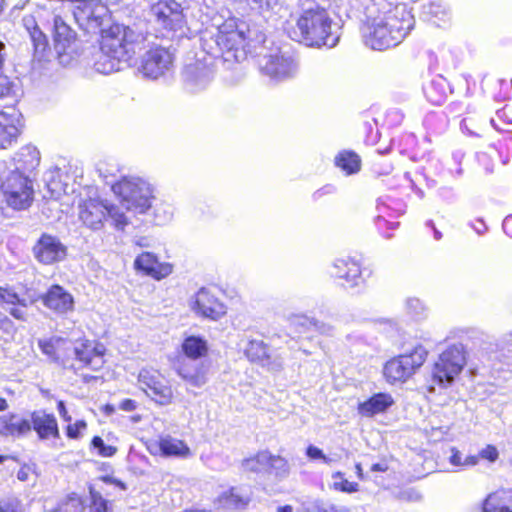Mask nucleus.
<instances>
[{"mask_svg": "<svg viewBox=\"0 0 512 512\" xmlns=\"http://www.w3.org/2000/svg\"><path fill=\"white\" fill-rule=\"evenodd\" d=\"M246 36L234 19L225 21L201 36V47L209 55L203 61L188 64L183 72L186 88L195 93L206 89L214 78V59L239 60L238 52L244 46Z\"/></svg>", "mask_w": 512, "mask_h": 512, "instance_id": "obj_1", "label": "nucleus"}, {"mask_svg": "<svg viewBox=\"0 0 512 512\" xmlns=\"http://www.w3.org/2000/svg\"><path fill=\"white\" fill-rule=\"evenodd\" d=\"M362 38L365 46L385 51L398 46L413 29L415 20L406 5L395 3L389 8H372L365 13Z\"/></svg>", "mask_w": 512, "mask_h": 512, "instance_id": "obj_2", "label": "nucleus"}, {"mask_svg": "<svg viewBox=\"0 0 512 512\" xmlns=\"http://www.w3.org/2000/svg\"><path fill=\"white\" fill-rule=\"evenodd\" d=\"M100 31V54L94 67L101 74L119 71L122 62H128L146 47L144 36L123 24L114 23Z\"/></svg>", "mask_w": 512, "mask_h": 512, "instance_id": "obj_3", "label": "nucleus"}, {"mask_svg": "<svg viewBox=\"0 0 512 512\" xmlns=\"http://www.w3.org/2000/svg\"><path fill=\"white\" fill-rule=\"evenodd\" d=\"M333 20L326 9L315 5L304 9L289 31L291 39L309 47H335L339 35L332 30Z\"/></svg>", "mask_w": 512, "mask_h": 512, "instance_id": "obj_4", "label": "nucleus"}, {"mask_svg": "<svg viewBox=\"0 0 512 512\" xmlns=\"http://www.w3.org/2000/svg\"><path fill=\"white\" fill-rule=\"evenodd\" d=\"M112 190L120 198L121 206L128 211L144 214L152 206L154 187L141 177H123L112 186Z\"/></svg>", "mask_w": 512, "mask_h": 512, "instance_id": "obj_5", "label": "nucleus"}, {"mask_svg": "<svg viewBox=\"0 0 512 512\" xmlns=\"http://www.w3.org/2000/svg\"><path fill=\"white\" fill-rule=\"evenodd\" d=\"M5 161H0V191L3 201L14 210L29 208L34 200L33 182L28 175L6 173Z\"/></svg>", "mask_w": 512, "mask_h": 512, "instance_id": "obj_6", "label": "nucleus"}, {"mask_svg": "<svg viewBox=\"0 0 512 512\" xmlns=\"http://www.w3.org/2000/svg\"><path fill=\"white\" fill-rule=\"evenodd\" d=\"M428 350L422 344L388 360L383 367V375L389 384L407 382L424 364Z\"/></svg>", "mask_w": 512, "mask_h": 512, "instance_id": "obj_7", "label": "nucleus"}, {"mask_svg": "<svg viewBox=\"0 0 512 512\" xmlns=\"http://www.w3.org/2000/svg\"><path fill=\"white\" fill-rule=\"evenodd\" d=\"M151 14L162 37L183 38L187 28L183 10L174 0H159L151 7Z\"/></svg>", "mask_w": 512, "mask_h": 512, "instance_id": "obj_8", "label": "nucleus"}, {"mask_svg": "<svg viewBox=\"0 0 512 512\" xmlns=\"http://www.w3.org/2000/svg\"><path fill=\"white\" fill-rule=\"evenodd\" d=\"M466 364V352L462 344H454L444 350L432 370L433 380L440 385L451 384Z\"/></svg>", "mask_w": 512, "mask_h": 512, "instance_id": "obj_9", "label": "nucleus"}, {"mask_svg": "<svg viewBox=\"0 0 512 512\" xmlns=\"http://www.w3.org/2000/svg\"><path fill=\"white\" fill-rule=\"evenodd\" d=\"M73 15L83 30L96 32L109 21V9L99 0H75Z\"/></svg>", "mask_w": 512, "mask_h": 512, "instance_id": "obj_10", "label": "nucleus"}, {"mask_svg": "<svg viewBox=\"0 0 512 512\" xmlns=\"http://www.w3.org/2000/svg\"><path fill=\"white\" fill-rule=\"evenodd\" d=\"M259 66L261 73L274 83L289 80L298 72L297 61L280 51L263 56Z\"/></svg>", "mask_w": 512, "mask_h": 512, "instance_id": "obj_11", "label": "nucleus"}, {"mask_svg": "<svg viewBox=\"0 0 512 512\" xmlns=\"http://www.w3.org/2000/svg\"><path fill=\"white\" fill-rule=\"evenodd\" d=\"M141 389L156 403L166 406L172 403L174 392L166 377L158 370L142 369L138 375Z\"/></svg>", "mask_w": 512, "mask_h": 512, "instance_id": "obj_12", "label": "nucleus"}, {"mask_svg": "<svg viewBox=\"0 0 512 512\" xmlns=\"http://www.w3.org/2000/svg\"><path fill=\"white\" fill-rule=\"evenodd\" d=\"M173 56L170 51L160 46L149 48L142 56L138 71L143 77L156 80L170 71Z\"/></svg>", "mask_w": 512, "mask_h": 512, "instance_id": "obj_13", "label": "nucleus"}, {"mask_svg": "<svg viewBox=\"0 0 512 512\" xmlns=\"http://www.w3.org/2000/svg\"><path fill=\"white\" fill-rule=\"evenodd\" d=\"M36 260L44 265L63 261L67 256V247L54 235L44 233L33 247Z\"/></svg>", "mask_w": 512, "mask_h": 512, "instance_id": "obj_14", "label": "nucleus"}, {"mask_svg": "<svg viewBox=\"0 0 512 512\" xmlns=\"http://www.w3.org/2000/svg\"><path fill=\"white\" fill-rule=\"evenodd\" d=\"M53 24L54 48L60 63L68 65L73 58L76 33L60 16L54 17Z\"/></svg>", "mask_w": 512, "mask_h": 512, "instance_id": "obj_15", "label": "nucleus"}, {"mask_svg": "<svg viewBox=\"0 0 512 512\" xmlns=\"http://www.w3.org/2000/svg\"><path fill=\"white\" fill-rule=\"evenodd\" d=\"M72 352L83 367L94 371L100 370L104 365L105 347L103 344L90 340H82L73 345Z\"/></svg>", "mask_w": 512, "mask_h": 512, "instance_id": "obj_16", "label": "nucleus"}, {"mask_svg": "<svg viewBox=\"0 0 512 512\" xmlns=\"http://www.w3.org/2000/svg\"><path fill=\"white\" fill-rule=\"evenodd\" d=\"M192 310L211 320H218L227 312L226 306L206 288H201L193 297Z\"/></svg>", "mask_w": 512, "mask_h": 512, "instance_id": "obj_17", "label": "nucleus"}, {"mask_svg": "<svg viewBox=\"0 0 512 512\" xmlns=\"http://www.w3.org/2000/svg\"><path fill=\"white\" fill-rule=\"evenodd\" d=\"M79 219L82 223L92 229L100 230L106 219V202L99 199H88L78 206Z\"/></svg>", "mask_w": 512, "mask_h": 512, "instance_id": "obj_18", "label": "nucleus"}, {"mask_svg": "<svg viewBox=\"0 0 512 512\" xmlns=\"http://www.w3.org/2000/svg\"><path fill=\"white\" fill-rule=\"evenodd\" d=\"M245 355L252 362H257L270 371H280L283 368V359L272 355L262 340H250L245 348Z\"/></svg>", "mask_w": 512, "mask_h": 512, "instance_id": "obj_19", "label": "nucleus"}, {"mask_svg": "<svg viewBox=\"0 0 512 512\" xmlns=\"http://www.w3.org/2000/svg\"><path fill=\"white\" fill-rule=\"evenodd\" d=\"M134 268L156 280L166 278L172 273V265L159 262L156 255L151 252L138 255L134 261Z\"/></svg>", "mask_w": 512, "mask_h": 512, "instance_id": "obj_20", "label": "nucleus"}, {"mask_svg": "<svg viewBox=\"0 0 512 512\" xmlns=\"http://www.w3.org/2000/svg\"><path fill=\"white\" fill-rule=\"evenodd\" d=\"M38 347L44 355L54 362H64L72 350V343L62 337H50L38 340Z\"/></svg>", "mask_w": 512, "mask_h": 512, "instance_id": "obj_21", "label": "nucleus"}, {"mask_svg": "<svg viewBox=\"0 0 512 512\" xmlns=\"http://www.w3.org/2000/svg\"><path fill=\"white\" fill-rule=\"evenodd\" d=\"M177 375L193 388H202L209 381V369L203 363L189 364L186 362L179 363L176 367Z\"/></svg>", "mask_w": 512, "mask_h": 512, "instance_id": "obj_22", "label": "nucleus"}, {"mask_svg": "<svg viewBox=\"0 0 512 512\" xmlns=\"http://www.w3.org/2000/svg\"><path fill=\"white\" fill-rule=\"evenodd\" d=\"M40 163L39 152L36 147L27 145L22 147L13 158V168L6 173H19L28 175L33 172Z\"/></svg>", "mask_w": 512, "mask_h": 512, "instance_id": "obj_23", "label": "nucleus"}, {"mask_svg": "<svg viewBox=\"0 0 512 512\" xmlns=\"http://www.w3.org/2000/svg\"><path fill=\"white\" fill-rule=\"evenodd\" d=\"M44 305L59 314H65L74 308L73 296L63 287L53 285L43 297Z\"/></svg>", "mask_w": 512, "mask_h": 512, "instance_id": "obj_24", "label": "nucleus"}, {"mask_svg": "<svg viewBox=\"0 0 512 512\" xmlns=\"http://www.w3.org/2000/svg\"><path fill=\"white\" fill-rule=\"evenodd\" d=\"M31 431L29 419H25L16 413H8L0 416V435L4 437L21 438Z\"/></svg>", "mask_w": 512, "mask_h": 512, "instance_id": "obj_25", "label": "nucleus"}, {"mask_svg": "<svg viewBox=\"0 0 512 512\" xmlns=\"http://www.w3.org/2000/svg\"><path fill=\"white\" fill-rule=\"evenodd\" d=\"M30 423L31 430L33 429L41 440L59 436L56 418L44 410L33 411Z\"/></svg>", "mask_w": 512, "mask_h": 512, "instance_id": "obj_26", "label": "nucleus"}, {"mask_svg": "<svg viewBox=\"0 0 512 512\" xmlns=\"http://www.w3.org/2000/svg\"><path fill=\"white\" fill-rule=\"evenodd\" d=\"M394 405V399L389 393H376L369 399L360 402L357 407L358 413L363 417H373L385 413Z\"/></svg>", "mask_w": 512, "mask_h": 512, "instance_id": "obj_27", "label": "nucleus"}, {"mask_svg": "<svg viewBox=\"0 0 512 512\" xmlns=\"http://www.w3.org/2000/svg\"><path fill=\"white\" fill-rule=\"evenodd\" d=\"M512 491L497 490L487 495L481 505V512H512Z\"/></svg>", "mask_w": 512, "mask_h": 512, "instance_id": "obj_28", "label": "nucleus"}, {"mask_svg": "<svg viewBox=\"0 0 512 512\" xmlns=\"http://www.w3.org/2000/svg\"><path fill=\"white\" fill-rule=\"evenodd\" d=\"M17 119L6 112L0 111V148L10 146L18 137Z\"/></svg>", "mask_w": 512, "mask_h": 512, "instance_id": "obj_29", "label": "nucleus"}, {"mask_svg": "<svg viewBox=\"0 0 512 512\" xmlns=\"http://www.w3.org/2000/svg\"><path fill=\"white\" fill-rule=\"evenodd\" d=\"M158 445L162 455L164 456L180 458H188L191 456L189 447L179 439L166 436L159 440Z\"/></svg>", "mask_w": 512, "mask_h": 512, "instance_id": "obj_30", "label": "nucleus"}, {"mask_svg": "<svg viewBox=\"0 0 512 512\" xmlns=\"http://www.w3.org/2000/svg\"><path fill=\"white\" fill-rule=\"evenodd\" d=\"M181 349L187 358L197 360L207 355L208 344L200 336H188L183 340Z\"/></svg>", "mask_w": 512, "mask_h": 512, "instance_id": "obj_31", "label": "nucleus"}, {"mask_svg": "<svg viewBox=\"0 0 512 512\" xmlns=\"http://www.w3.org/2000/svg\"><path fill=\"white\" fill-rule=\"evenodd\" d=\"M335 164L346 175L355 174L360 170L361 160L359 156L351 151H342L335 158Z\"/></svg>", "mask_w": 512, "mask_h": 512, "instance_id": "obj_32", "label": "nucleus"}, {"mask_svg": "<svg viewBox=\"0 0 512 512\" xmlns=\"http://www.w3.org/2000/svg\"><path fill=\"white\" fill-rule=\"evenodd\" d=\"M270 459V452L260 451L255 456L244 459L241 466L245 472L259 473L268 468Z\"/></svg>", "mask_w": 512, "mask_h": 512, "instance_id": "obj_33", "label": "nucleus"}, {"mask_svg": "<svg viewBox=\"0 0 512 512\" xmlns=\"http://www.w3.org/2000/svg\"><path fill=\"white\" fill-rule=\"evenodd\" d=\"M219 502L226 508L242 509L247 505L248 498L241 496L236 488H232L219 497Z\"/></svg>", "mask_w": 512, "mask_h": 512, "instance_id": "obj_34", "label": "nucleus"}, {"mask_svg": "<svg viewBox=\"0 0 512 512\" xmlns=\"http://www.w3.org/2000/svg\"><path fill=\"white\" fill-rule=\"evenodd\" d=\"M448 461L452 466L464 469L476 466L478 464V456H464L456 447H451Z\"/></svg>", "mask_w": 512, "mask_h": 512, "instance_id": "obj_35", "label": "nucleus"}, {"mask_svg": "<svg viewBox=\"0 0 512 512\" xmlns=\"http://www.w3.org/2000/svg\"><path fill=\"white\" fill-rule=\"evenodd\" d=\"M107 216L111 219L113 226L117 230H124L129 224L128 217L118 205L108 204L106 202V217Z\"/></svg>", "mask_w": 512, "mask_h": 512, "instance_id": "obj_36", "label": "nucleus"}, {"mask_svg": "<svg viewBox=\"0 0 512 512\" xmlns=\"http://www.w3.org/2000/svg\"><path fill=\"white\" fill-rule=\"evenodd\" d=\"M268 468H270L273 471L275 477L280 480L287 478L290 474V465L288 461L281 456L271 454Z\"/></svg>", "mask_w": 512, "mask_h": 512, "instance_id": "obj_37", "label": "nucleus"}, {"mask_svg": "<svg viewBox=\"0 0 512 512\" xmlns=\"http://www.w3.org/2000/svg\"><path fill=\"white\" fill-rule=\"evenodd\" d=\"M84 504L80 496L75 493L69 495L55 512H83Z\"/></svg>", "mask_w": 512, "mask_h": 512, "instance_id": "obj_38", "label": "nucleus"}, {"mask_svg": "<svg viewBox=\"0 0 512 512\" xmlns=\"http://www.w3.org/2000/svg\"><path fill=\"white\" fill-rule=\"evenodd\" d=\"M89 493V512H110L108 508V501L102 497L100 492L96 491L92 486H90Z\"/></svg>", "mask_w": 512, "mask_h": 512, "instance_id": "obj_39", "label": "nucleus"}, {"mask_svg": "<svg viewBox=\"0 0 512 512\" xmlns=\"http://www.w3.org/2000/svg\"><path fill=\"white\" fill-rule=\"evenodd\" d=\"M361 274L362 273L359 263L350 258L347 272H345L344 276V280L346 281L347 285L350 287L359 285L362 280Z\"/></svg>", "mask_w": 512, "mask_h": 512, "instance_id": "obj_40", "label": "nucleus"}, {"mask_svg": "<svg viewBox=\"0 0 512 512\" xmlns=\"http://www.w3.org/2000/svg\"><path fill=\"white\" fill-rule=\"evenodd\" d=\"M0 300L8 305L15 306L19 305L27 307L30 303L24 298H20L19 295L10 288H4L0 286Z\"/></svg>", "mask_w": 512, "mask_h": 512, "instance_id": "obj_41", "label": "nucleus"}, {"mask_svg": "<svg viewBox=\"0 0 512 512\" xmlns=\"http://www.w3.org/2000/svg\"><path fill=\"white\" fill-rule=\"evenodd\" d=\"M333 479V487L336 490L346 493H354L357 492L359 489L358 483L348 481L343 477V474L341 472H336L335 474H333Z\"/></svg>", "mask_w": 512, "mask_h": 512, "instance_id": "obj_42", "label": "nucleus"}, {"mask_svg": "<svg viewBox=\"0 0 512 512\" xmlns=\"http://www.w3.org/2000/svg\"><path fill=\"white\" fill-rule=\"evenodd\" d=\"M406 311L413 318H421L425 315V305L418 298H408L405 303Z\"/></svg>", "mask_w": 512, "mask_h": 512, "instance_id": "obj_43", "label": "nucleus"}, {"mask_svg": "<svg viewBox=\"0 0 512 512\" xmlns=\"http://www.w3.org/2000/svg\"><path fill=\"white\" fill-rule=\"evenodd\" d=\"M343 320L339 319L336 321V325L321 322L317 320L311 321V324L315 327V329L322 335L325 336H335L337 332V328L343 324Z\"/></svg>", "mask_w": 512, "mask_h": 512, "instance_id": "obj_44", "label": "nucleus"}, {"mask_svg": "<svg viewBox=\"0 0 512 512\" xmlns=\"http://www.w3.org/2000/svg\"><path fill=\"white\" fill-rule=\"evenodd\" d=\"M92 446L98 450V454L102 457H111L113 456L117 448L111 445H106L103 439L99 436H95L92 439Z\"/></svg>", "mask_w": 512, "mask_h": 512, "instance_id": "obj_45", "label": "nucleus"}, {"mask_svg": "<svg viewBox=\"0 0 512 512\" xmlns=\"http://www.w3.org/2000/svg\"><path fill=\"white\" fill-rule=\"evenodd\" d=\"M31 41L33 42V45L36 50H44L47 44V39L45 34L40 30L39 27L32 30L30 33H28Z\"/></svg>", "mask_w": 512, "mask_h": 512, "instance_id": "obj_46", "label": "nucleus"}, {"mask_svg": "<svg viewBox=\"0 0 512 512\" xmlns=\"http://www.w3.org/2000/svg\"><path fill=\"white\" fill-rule=\"evenodd\" d=\"M349 262H350V258L349 257L336 259L334 261V263H333L334 271L332 272V274L335 277L344 279L345 272H347V268H348Z\"/></svg>", "mask_w": 512, "mask_h": 512, "instance_id": "obj_47", "label": "nucleus"}, {"mask_svg": "<svg viewBox=\"0 0 512 512\" xmlns=\"http://www.w3.org/2000/svg\"><path fill=\"white\" fill-rule=\"evenodd\" d=\"M306 455L311 460H322L326 464H330L332 461V459L327 457L320 448L314 445H309L307 447Z\"/></svg>", "mask_w": 512, "mask_h": 512, "instance_id": "obj_48", "label": "nucleus"}, {"mask_svg": "<svg viewBox=\"0 0 512 512\" xmlns=\"http://www.w3.org/2000/svg\"><path fill=\"white\" fill-rule=\"evenodd\" d=\"M477 456L478 460L484 459L489 461L490 463H494L498 459L499 453L495 446L487 445L486 447L479 451V454Z\"/></svg>", "mask_w": 512, "mask_h": 512, "instance_id": "obj_49", "label": "nucleus"}, {"mask_svg": "<svg viewBox=\"0 0 512 512\" xmlns=\"http://www.w3.org/2000/svg\"><path fill=\"white\" fill-rule=\"evenodd\" d=\"M163 210L160 212V208L155 209V218L159 223H165L172 218L173 211L169 204H161Z\"/></svg>", "mask_w": 512, "mask_h": 512, "instance_id": "obj_50", "label": "nucleus"}, {"mask_svg": "<svg viewBox=\"0 0 512 512\" xmlns=\"http://www.w3.org/2000/svg\"><path fill=\"white\" fill-rule=\"evenodd\" d=\"M86 428V422L83 420L76 421L67 427V436L72 439L80 437L81 432Z\"/></svg>", "mask_w": 512, "mask_h": 512, "instance_id": "obj_51", "label": "nucleus"}, {"mask_svg": "<svg viewBox=\"0 0 512 512\" xmlns=\"http://www.w3.org/2000/svg\"><path fill=\"white\" fill-rule=\"evenodd\" d=\"M0 512H22L17 499H7L0 501Z\"/></svg>", "mask_w": 512, "mask_h": 512, "instance_id": "obj_52", "label": "nucleus"}, {"mask_svg": "<svg viewBox=\"0 0 512 512\" xmlns=\"http://www.w3.org/2000/svg\"><path fill=\"white\" fill-rule=\"evenodd\" d=\"M12 83L9 78L4 75L3 69L0 70V98L10 94Z\"/></svg>", "mask_w": 512, "mask_h": 512, "instance_id": "obj_53", "label": "nucleus"}, {"mask_svg": "<svg viewBox=\"0 0 512 512\" xmlns=\"http://www.w3.org/2000/svg\"><path fill=\"white\" fill-rule=\"evenodd\" d=\"M31 478H33L34 481L36 479L35 473L30 466L24 465L17 472V479L22 482L29 481Z\"/></svg>", "mask_w": 512, "mask_h": 512, "instance_id": "obj_54", "label": "nucleus"}, {"mask_svg": "<svg viewBox=\"0 0 512 512\" xmlns=\"http://www.w3.org/2000/svg\"><path fill=\"white\" fill-rule=\"evenodd\" d=\"M24 308L25 307L15 305V306H11L10 308H8V312L15 319L25 321L27 318V313Z\"/></svg>", "mask_w": 512, "mask_h": 512, "instance_id": "obj_55", "label": "nucleus"}, {"mask_svg": "<svg viewBox=\"0 0 512 512\" xmlns=\"http://www.w3.org/2000/svg\"><path fill=\"white\" fill-rule=\"evenodd\" d=\"M100 480L103 481L104 483L115 485L120 490H126L127 488L124 482L110 475L102 476Z\"/></svg>", "mask_w": 512, "mask_h": 512, "instance_id": "obj_56", "label": "nucleus"}, {"mask_svg": "<svg viewBox=\"0 0 512 512\" xmlns=\"http://www.w3.org/2000/svg\"><path fill=\"white\" fill-rule=\"evenodd\" d=\"M23 26L25 27L26 31L30 33L32 30L36 29L38 26L35 17L32 15L24 16L22 19Z\"/></svg>", "mask_w": 512, "mask_h": 512, "instance_id": "obj_57", "label": "nucleus"}, {"mask_svg": "<svg viewBox=\"0 0 512 512\" xmlns=\"http://www.w3.org/2000/svg\"><path fill=\"white\" fill-rule=\"evenodd\" d=\"M119 408L128 412L133 411L136 408V402L131 399H125L120 402Z\"/></svg>", "mask_w": 512, "mask_h": 512, "instance_id": "obj_58", "label": "nucleus"}, {"mask_svg": "<svg viewBox=\"0 0 512 512\" xmlns=\"http://www.w3.org/2000/svg\"><path fill=\"white\" fill-rule=\"evenodd\" d=\"M57 409H58V412L60 414V416L62 417V419L66 422H70L71 421V416L68 414L67 410H66V407H65V404L63 401H59L58 404H57Z\"/></svg>", "mask_w": 512, "mask_h": 512, "instance_id": "obj_59", "label": "nucleus"}, {"mask_svg": "<svg viewBox=\"0 0 512 512\" xmlns=\"http://www.w3.org/2000/svg\"><path fill=\"white\" fill-rule=\"evenodd\" d=\"M5 59H6V47H5V44L0 41V70L3 69Z\"/></svg>", "mask_w": 512, "mask_h": 512, "instance_id": "obj_60", "label": "nucleus"}, {"mask_svg": "<svg viewBox=\"0 0 512 512\" xmlns=\"http://www.w3.org/2000/svg\"><path fill=\"white\" fill-rule=\"evenodd\" d=\"M387 469L388 466L385 463H376L371 467V470L375 472H385Z\"/></svg>", "mask_w": 512, "mask_h": 512, "instance_id": "obj_61", "label": "nucleus"}, {"mask_svg": "<svg viewBox=\"0 0 512 512\" xmlns=\"http://www.w3.org/2000/svg\"><path fill=\"white\" fill-rule=\"evenodd\" d=\"M325 512H355L353 509L347 508V507H331L330 509L326 510Z\"/></svg>", "mask_w": 512, "mask_h": 512, "instance_id": "obj_62", "label": "nucleus"}, {"mask_svg": "<svg viewBox=\"0 0 512 512\" xmlns=\"http://www.w3.org/2000/svg\"><path fill=\"white\" fill-rule=\"evenodd\" d=\"M477 222L478 226H474V229L478 234H482L486 230V226L481 220H478Z\"/></svg>", "mask_w": 512, "mask_h": 512, "instance_id": "obj_63", "label": "nucleus"}, {"mask_svg": "<svg viewBox=\"0 0 512 512\" xmlns=\"http://www.w3.org/2000/svg\"><path fill=\"white\" fill-rule=\"evenodd\" d=\"M9 405L4 398H0V412L6 411L8 409Z\"/></svg>", "mask_w": 512, "mask_h": 512, "instance_id": "obj_64", "label": "nucleus"}]
</instances>
